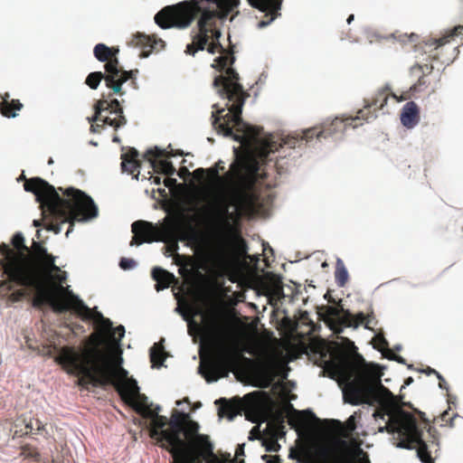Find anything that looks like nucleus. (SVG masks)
I'll return each mask as SVG.
<instances>
[{"label":"nucleus","mask_w":463,"mask_h":463,"mask_svg":"<svg viewBox=\"0 0 463 463\" xmlns=\"http://www.w3.org/2000/svg\"><path fill=\"white\" fill-rule=\"evenodd\" d=\"M152 278L156 281L155 287L157 291L167 288L172 283L176 281L174 274L160 267H156L152 269Z\"/></svg>","instance_id":"24"},{"label":"nucleus","mask_w":463,"mask_h":463,"mask_svg":"<svg viewBox=\"0 0 463 463\" xmlns=\"http://www.w3.org/2000/svg\"><path fill=\"white\" fill-rule=\"evenodd\" d=\"M112 49L104 43H98L94 47L93 53L95 58L104 64V69L107 72L106 87L111 90L113 94L122 97L126 94L123 90L122 85L128 80H131L132 84H136L137 70L126 71L120 66L118 59L111 60Z\"/></svg>","instance_id":"11"},{"label":"nucleus","mask_w":463,"mask_h":463,"mask_svg":"<svg viewBox=\"0 0 463 463\" xmlns=\"http://www.w3.org/2000/svg\"><path fill=\"white\" fill-rule=\"evenodd\" d=\"M216 169H218V172L224 170L223 162L222 160H219L215 165H213Z\"/></svg>","instance_id":"52"},{"label":"nucleus","mask_w":463,"mask_h":463,"mask_svg":"<svg viewBox=\"0 0 463 463\" xmlns=\"http://www.w3.org/2000/svg\"><path fill=\"white\" fill-rule=\"evenodd\" d=\"M199 424L190 419L189 414L174 410L169 420V428L164 430L165 448L173 457L171 463H184L194 457L193 446L195 441L206 440L207 437L199 435Z\"/></svg>","instance_id":"8"},{"label":"nucleus","mask_w":463,"mask_h":463,"mask_svg":"<svg viewBox=\"0 0 463 463\" xmlns=\"http://www.w3.org/2000/svg\"><path fill=\"white\" fill-rule=\"evenodd\" d=\"M23 107L19 99L8 100L4 99L0 102V112L5 118H15L17 116L16 111L21 110Z\"/></svg>","instance_id":"28"},{"label":"nucleus","mask_w":463,"mask_h":463,"mask_svg":"<svg viewBox=\"0 0 463 463\" xmlns=\"http://www.w3.org/2000/svg\"><path fill=\"white\" fill-rule=\"evenodd\" d=\"M325 314L323 315V319L326 323H327L329 326H333L336 323V319L339 320V323L341 324V318L340 314L343 313V316H345V312L346 310H344L343 307L338 308L332 306H326L325 307Z\"/></svg>","instance_id":"30"},{"label":"nucleus","mask_w":463,"mask_h":463,"mask_svg":"<svg viewBox=\"0 0 463 463\" xmlns=\"http://www.w3.org/2000/svg\"><path fill=\"white\" fill-rule=\"evenodd\" d=\"M94 317L96 319L97 328L101 333H109V339L114 344L118 345L124 337L125 327L123 326H118L113 328L112 322L109 318L104 317L99 312H97Z\"/></svg>","instance_id":"21"},{"label":"nucleus","mask_w":463,"mask_h":463,"mask_svg":"<svg viewBox=\"0 0 463 463\" xmlns=\"http://www.w3.org/2000/svg\"><path fill=\"white\" fill-rule=\"evenodd\" d=\"M437 378L439 379V386L440 389H445V390H448L449 389V385L447 383V382L445 381V379L443 378V376L439 373Z\"/></svg>","instance_id":"50"},{"label":"nucleus","mask_w":463,"mask_h":463,"mask_svg":"<svg viewBox=\"0 0 463 463\" xmlns=\"http://www.w3.org/2000/svg\"><path fill=\"white\" fill-rule=\"evenodd\" d=\"M173 151H166L158 147L148 149L145 154V157L149 161L150 165L155 173L172 176L175 174L176 169L171 161L162 159L163 157L170 158L175 156Z\"/></svg>","instance_id":"17"},{"label":"nucleus","mask_w":463,"mask_h":463,"mask_svg":"<svg viewBox=\"0 0 463 463\" xmlns=\"http://www.w3.org/2000/svg\"><path fill=\"white\" fill-rule=\"evenodd\" d=\"M262 458L266 460L267 463H279V458L277 456L264 455Z\"/></svg>","instance_id":"51"},{"label":"nucleus","mask_w":463,"mask_h":463,"mask_svg":"<svg viewBox=\"0 0 463 463\" xmlns=\"http://www.w3.org/2000/svg\"><path fill=\"white\" fill-rule=\"evenodd\" d=\"M463 25L455 26L448 34L439 39H429L423 42L422 48L424 52H429L431 61H439L442 63L449 62L452 60V54L456 50V46H449L450 40L454 36L461 33Z\"/></svg>","instance_id":"16"},{"label":"nucleus","mask_w":463,"mask_h":463,"mask_svg":"<svg viewBox=\"0 0 463 463\" xmlns=\"http://www.w3.org/2000/svg\"><path fill=\"white\" fill-rule=\"evenodd\" d=\"M429 84L430 82L427 80L426 77L424 75H420L417 82H415L407 92L403 93L401 97L393 94L392 98L395 99L398 102L406 100L411 96H414L416 93L424 90L429 86Z\"/></svg>","instance_id":"27"},{"label":"nucleus","mask_w":463,"mask_h":463,"mask_svg":"<svg viewBox=\"0 0 463 463\" xmlns=\"http://www.w3.org/2000/svg\"><path fill=\"white\" fill-rule=\"evenodd\" d=\"M207 175L209 184L232 185L234 189V199L241 204H250L258 200L256 188L265 183L267 173L260 171L259 161L254 157L237 158L230 166V170L222 176L215 167L197 168L194 176L201 181Z\"/></svg>","instance_id":"6"},{"label":"nucleus","mask_w":463,"mask_h":463,"mask_svg":"<svg viewBox=\"0 0 463 463\" xmlns=\"http://www.w3.org/2000/svg\"><path fill=\"white\" fill-rule=\"evenodd\" d=\"M424 457L427 459V462H425V463H434V459L432 458L431 456H428V455L424 454Z\"/></svg>","instance_id":"58"},{"label":"nucleus","mask_w":463,"mask_h":463,"mask_svg":"<svg viewBox=\"0 0 463 463\" xmlns=\"http://www.w3.org/2000/svg\"><path fill=\"white\" fill-rule=\"evenodd\" d=\"M57 279L60 282L59 285H61L66 280V273L63 272L62 274L58 275Z\"/></svg>","instance_id":"55"},{"label":"nucleus","mask_w":463,"mask_h":463,"mask_svg":"<svg viewBox=\"0 0 463 463\" xmlns=\"http://www.w3.org/2000/svg\"><path fill=\"white\" fill-rule=\"evenodd\" d=\"M424 373L428 375L430 374H435L436 376H438L439 374V372H437L435 369L433 368H430V367H427V369L424 371Z\"/></svg>","instance_id":"53"},{"label":"nucleus","mask_w":463,"mask_h":463,"mask_svg":"<svg viewBox=\"0 0 463 463\" xmlns=\"http://www.w3.org/2000/svg\"><path fill=\"white\" fill-rule=\"evenodd\" d=\"M9 98H10V95L8 92L5 93V95L2 97L3 99H6L10 100Z\"/></svg>","instance_id":"61"},{"label":"nucleus","mask_w":463,"mask_h":463,"mask_svg":"<svg viewBox=\"0 0 463 463\" xmlns=\"http://www.w3.org/2000/svg\"><path fill=\"white\" fill-rule=\"evenodd\" d=\"M33 250L36 258L40 260L43 259L48 252L47 250L42 246L39 242L33 241Z\"/></svg>","instance_id":"43"},{"label":"nucleus","mask_w":463,"mask_h":463,"mask_svg":"<svg viewBox=\"0 0 463 463\" xmlns=\"http://www.w3.org/2000/svg\"><path fill=\"white\" fill-rule=\"evenodd\" d=\"M374 341V348H376L377 350L381 351L383 353V354L384 355L385 354H388L387 353V350H390L388 348L389 346V343L388 341L384 338L383 335H378L374 337L373 339Z\"/></svg>","instance_id":"40"},{"label":"nucleus","mask_w":463,"mask_h":463,"mask_svg":"<svg viewBox=\"0 0 463 463\" xmlns=\"http://www.w3.org/2000/svg\"><path fill=\"white\" fill-rule=\"evenodd\" d=\"M103 336L93 333L88 344L80 349L63 346L60 349L55 362L68 373L78 377L77 384L87 387L111 384L122 398L126 394V383L130 381L121 364V356L112 358L100 348Z\"/></svg>","instance_id":"3"},{"label":"nucleus","mask_w":463,"mask_h":463,"mask_svg":"<svg viewBox=\"0 0 463 463\" xmlns=\"http://www.w3.org/2000/svg\"><path fill=\"white\" fill-rule=\"evenodd\" d=\"M264 370L266 374L269 376V381H272L277 375H280L284 379L288 376L284 366L279 364L274 360H270L265 366Z\"/></svg>","instance_id":"32"},{"label":"nucleus","mask_w":463,"mask_h":463,"mask_svg":"<svg viewBox=\"0 0 463 463\" xmlns=\"http://www.w3.org/2000/svg\"><path fill=\"white\" fill-rule=\"evenodd\" d=\"M249 4L265 13L267 20H262L259 23V27L262 28L269 25L276 18L280 15V9L283 0H247Z\"/></svg>","instance_id":"20"},{"label":"nucleus","mask_w":463,"mask_h":463,"mask_svg":"<svg viewBox=\"0 0 463 463\" xmlns=\"http://www.w3.org/2000/svg\"><path fill=\"white\" fill-rule=\"evenodd\" d=\"M176 184V179L175 178H172L171 176H168L166 177L165 180H164V184L165 187H168V188H171L173 187L174 185H175Z\"/></svg>","instance_id":"49"},{"label":"nucleus","mask_w":463,"mask_h":463,"mask_svg":"<svg viewBox=\"0 0 463 463\" xmlns=\"http://www.w3.org/2000/svg\"><path fill=\"white\" fill-rule=\"evenodd\" d=\"M198 33L193 36L191 43L186 45L184 52L194 56L199 51L207 50L211 54L220 52L222 55L214 59L212 67L222 74L213 80V87L220 97L227 99L232 105L229 112L222 115L225 109L213 112V128L225 137H232L242 145L250 146L259 142L262 128L251 126L241 118L242 107L249 93L239 82L238 72L231 66L234 62L233 56L223 55L224 47L220 43L222 33L217 27V13L204 9L197 22Z\"/></svg>","instance_id":"2"},{"label":"nucleus","mask_w":463,"mask_h":463,"mask_svg":"<svg viewBox=\"0 0 463 463\" xmlns=\"http://www.w3.org/2000/svg\"><path fill=\"white\" fill-rule=\"evenodd\" d=\"M132 42L137 46L150 47L147 52H152L158 44L164 45V42L161 39H156L155 35L150 36L140 33L134 35ZM147 55L148 53L145 54V56Z\"/></svg>","instance_id":"26"},{"label":"nucleus","mask_w":463,"mask_h":463,"mask_svg":"<svg viewBox=\"0 0 463 463\" xmlns=\"http://www.w3.org/2000/svg\"><path fill=\"white\" fill-rule=\"evenodd\" d=\"M149 356L153 366L160 367L165 359L164 346L158 343L154 344L150 348Z\"/></svg>","instance_id":"31"},{"label":"nucleus","mask_w":463,"mask_h":463,"mask_svg":"<svg viewBox=\"0 0 463 463\" xmlns=\"http://www.w3.org/2000/svg\"><path fill=\"white\" fill-rule=\"evenodd\" d=\"M206 347L207 353L201 354L199 372L207 383L227 377L240 360L244 359L233 332L226 323H213Z\"/></svg>","instance_id":"5"},{"label":"nucleus","mask_w":463,"mask_h":463,"mask_svg":"<svg viewBox=\"0 0 463 463\" xmlns=\"http://www.w3.org/2000/svg\"><path fill=\"white\" fill-rule=\"evenodd\" d=\"M278 150L276 142L265 141L260 149V157L265 161L269 159V156Z\"/></svg>","instance_id":"36"},{"label":"nucleus","mask_w":463,"mask_h":463,"mask_svg":"<svg viewBox=\"0 0 463 463\" xmlns=\"http://www.w3.org/2000/svg\"><path fill=\"white\" fill-rule=\"evenodd\" d=\"M300 326H307V334H312L316 329V324L310 318L308 312L303 311L299 316Z\"/></svg>","instance_id":"37"},{"label":"nucleus","mask_w":463,"mask_h":463,"mask_svg":"<svg viewBox=\"0 0 463 463\" xmlns=\"http://www.w3.org/2000/svg\"><path fill=\"white\" fill-rule=\"evenodd\" d=\"M335 282L339 287H345L348 281L349 275L347 269H345L343 261L338 260L336 262L335 271Z\"/></svg>","instance_id":"33"},{"label":"nucleus","mask_w":463,"mask_h":463,"mask_svg":"<svg viewBox=\"0 0 463 463\" xmlns=\"http://www.w3.org/2000/svg\"><path fill=\"white\" fill-rule=\"evenodd\" d=\"M287 407L292 411V415L288 419V422L292 426H304L306 424L305 411H297L293 408L291 403H288Z\"/></svg>","instance_id":"35"},{"label":"nucleus","mask_w":463,"mask_h":463,"mask_svg":"<svg viewBox=\"0 0 463 463\" xmlns=\"http://www.w3.org/2000/svg\"><path fill=\"white\" fill-rule=\"evenodd\" d=\"M26 192L33 193L41 203L45 229L58 234L61 224L69 222L66 236L72 231L75 222H84L98 215V208L90 196L74 187L63 191L66 198L57 193L53 185L40 177L25 179Z\"/></svg>","instance_id":"4"},{"label":"nucleus","mask_w":463,"mask_h":463,"mask_svg":"<svg viewBox=\"0 0 463 463\" xmlns=\"http://www.w3.org/2000/svg\"><path fill=\"white\" fill-rule=\"evenodd\" d=\"M392 95L393 93H390L389 88L380 89L372 99L364 100V109L357 112V118L368 121L371 118H376V115L371 112V109H373V111L382 109L387 104L389 96L392 97Z\"/></svg>","instance_id":"19"},{"label":"nucleus","mask_w":463,"mask_h":463,"mask_svg":"<svg viewBox=\"0 0 463 463\" xmlns=\"http://www.w3.org/2000/svg\"><path fill=\"white\" fill-rule=\"evenodd\" d=\"M326 424L343 437H348L349 434L356 429L354 415H351L347 419L345 427L337 420H327Z\"/></svg>","instance_id":"25"},{"label":"nucleus","mask_w":463,"mask_h":463,"mask_svg":"<svg viewBox=\"0 0 463 463\" xmlns=\"http://www.w3.org/2000/svg\"><path fill=\"white\" fill-rule=\"evenodd\" d=\"M401 121L408 128L415 127L420 121V109L414 101L407 102L401 113Z\"/></svg>","instance_id":"22"},{"label":"nucleus","mask_w":463,"mask_h":463,"mask_svg":"<svg viewBox=\"0 0 463 463\" xmlns=\"http://www.w3.org/2000/svg\"><path fill=\"white\" fill-rule=\"evenodd\" d=\"M138 152L136 148L130 147L128 152L121 155V167L123 172L137 175L139 174L140 161L138 160Z\"/></svg>","instance_id":"23"},{"label":"nucleus","mask_w":463,"mask_h":463,"mask_svg":"<svg viewBox=\"0 0 463 463\" xmlns=\"http://www.w3.org/2000/svg\"><path fill=\"white\" fill-rule=\"evenodd\" d=\"M27 432L40 433L44 430V424L38 419H30L26 424Z\"/></svg>","instance_id":"39"},{"label":"nucleus","mask_w":463,"mask_h":463,"mask_svg":"<svg viewBox=\"0 0 463 463\" xmlns=\"http://www.w3.org/2000/svg\"><path fill=\"white\" fill-rule=\"evenodd\" d=\"M106 77H107V72L105 71L104 73L101 72V71H94V72H90L86 80H85V83L92 90H97L100 81L102 80H104V81L106 82Z\"/></svg>","instance_id":"34"},{"label":"nucleus","mask_w":463,"mask_h":463,"mask_svg":"<svg viewBox=\"0 0 463 463\" xmlns=\"http://www.w3.org/2000/svg\"><path fill=\"white\" fill-rule=\"evenodd\" d=\"M41 264L48 270V271H60L59 267L55 265V258L52 255L47 253L43 259L40 260Z\"/></svg>","instance_id":"38"},{"label":"nucleus","mask_w":463,"mask_h":463,"mask_svg":"<svg viewBox=\"0 0 463 463\" xmlns=\"http://www.w3.org/2000/svg\"><path fill=\"white\" fill-rule=\"evenodd\" d=\"M365 320L366 317L363 312H359L355 316H353L348 310H346L345 312V316H342L341 325L357 327L360 325H364Z\"/></svg>","instance_id":"29"},{"label":"nucleus","mask_w":463,"mask_h":463,"mask_svg":"<svg viewBox=\"0 0 463 463\" xmlns=\"http://www.w3.org/2000/svg\"><path fill=\"white\" fill-rule=\"evenodd\" d=\"M365 317H366V320L364 321V327L366 329L373 330V328L371 327V325L375 322L374 315L372 313V314L365 315Z\"/></svg>","instance_id":"48"},{"label":"nucleus","mask_w":463,"mask_h":463,"mask_svg":"<svg viewBox=\"0 0 463 463\" xmlns=\"http://www.w3.org/2000/svg\"><path fill=\"white\" fill-rule=\"evenodd\" d=\"M158 192H159L160 194H164L165 191V189H158Z\"/></svg>","instance_id":"64"},{"label":"nucleus","mask_w":463,"mask_h":463,"mask_svg":"<svg viewBox=\"0 0 463 463\" xmlns=\"http://www.w3.org/2000/svg\"><path fill=\"white\" fill-rule=\"evenodd\" d=\"M354 14H350L349 17L347 18V23L348 24H351V22L354 20Z\"/></svg>","instance_id":"60"},{"label":"nucleus","mask_w":463,"mask_h":463,"mask_svg":"<svg viewBox=\"0 0 463 463\" xmlns=\"http://www.w3.org/2000/svg\"><path fill=\"white\" fill-rule=\"evenodd\" d=\"M133 237L130 246H139L145 242L150 243L159 241L160 233L156 226L146 221H136L131 225Z\"/></svg>","instance_id":"18"},{"label":"nucleus","mask_w":463,"mask_h":463,"mask_svg":"<svg viewBox=\"0 0 463 463\" xmlns=\"http://www.w3.org/2000/svg\"><path fill=\"white\" fill-rule=\"evenodd\" d=\"M279 449V444L277 440L271 439L269 442L266 443V450L267 451H277Z\"/></svg>","instance_id":"47"},{"label":"nucleus","mask_w":463,"mask_h":463,"mask_svg":"<svg viewBox=\"0 0 463 463\" xmlns=\"http://www.w3.org/2000/svg\"><path fill=\"white\" fill-rule=\"evenodd\" d=\"M150 179H153V183L155 184H161V178L159 176H150Z\"/></svg>","instance_id":"57"},{"label":"nucleus","mask_w":463,"mask_h":463,"mask_svg":"<svg viewBox=\"0 0 463 463\" xmlns=\"http://www.w3.org/2000/svg\"><path fill=\"white\" fill-rule=\"evenodd\" d=\"M412 382H413L412 377H408V378L404 381V383H405L406 385H410Z\"/></svg>","instance_id":"59"},{"label":"nucleus","mask_w":463,"mask_h":463,"mask_svg":"<svg viewBox=\"0 0 463 463\" xmlns=\"http://www.w3.org/2000/svg\"><path fill=\"white\" fill-rule=\"evenodd\" d=\"M255 202L256 201L246 205L239 203L234 199V189H232V203H227L226 201L222 202L214 210V214L209 224L211 234L220 241H226L232 232L231 220H232L233 215L229 212L230 206L236 204L241 207H250L255 203Z\"/></svg>","instance_id":"14"},{"label":"nucleus","mask_w":463,"mask_h":463,"mask_svg":"<svg viewBox=\"0 0 463 463\" xmlns=\"http://www.w3.org/2000/svg\"><path fill=\"white\" fill-rule=\"evenodd\" d=\"M126 387L127 392L122 394V400L132 406L144 418L151 419L149 431L152 439H156L160 442L165 441L163 431L165 430L164 428L169 425V420L166 417L158 414L161 410L160 406H156L155 410L151 408L152 404H148L147 397L140 393L135 379L130 378V381L126 383Z\"/></svg>","instance_id":"10"},{"label":"nucleus","mask_w":463,"mask_h":463,"mask_svg":"<svg viewBox=\"0 0 463 463\" xmlns=\"http://www.w3.org/2000/svg\"><path fill=\"white\" fill-rule=\"evenodd\" d=\"M137 265L133 259L122 258L119 261V266L122 269H131Z\"/></svg>","instance_id":"44"},{"label":"nucleus","mask_w":463,"mask_h":463,"mask_svg":"<svg viewBox=\"0 0 463 463\" xmlns=\"http://www.w3.org/2000/svg\"><path fill=\"white\" fill-rule=\"evenodd\" d=\"M33 225H34L35 227H38V226H40L41 224H40V222H39V221L34 220V221H33Z\"/></svg>","instance_id":"63"},{"label":"nucleus","mask_w":463,"mask_h":463,"mask_svg":"<svg viewBox=\"0 0 463 463\" xmlns=\"http://www.w3.org/2000/svg\"><path fill=\"white\" fill-rule=\"evenodd\" d=\"M37 285H27L36 291L33 298V306L42 307L49 305L56 313H64L72 310L82 319H90L93 317L91 309L79 298L69 287L52 284L45 286L43 281L41 272L37 276Z\"/></svg>","instance_id":"9"},{"label":"nucleus","mask_w":463,"mask_h":463,"mask_svg":"<svg viewBox=\"0 0 463 463\" xmlns=\"http://www.w3.org/2000/svg\"><path fill=\"white\" fill-rule=\"evenodd\" d=\"M113 142L119 143V142H120L119 137H117V136H115V137H113Z\"/></svg>","instance_id":"62"},{"label":"nucleus","mask_w":463,"mask_h":463,"mask_svg":"<svg viewBox=\"0 0 463 463\" xmlns=\"http://www.w3.org/2000/svg\"><path fill=\"white\" fill-rule=\"evenodd\" d=\"M312 463H370V460L359 444L341 439L332 449L329 458Z\"/></svg>","instance_id":"15"},{"label":"nucleus","mask_w":463,"mask_h":463,"mask_svg":"<svg viewBox=\"0 0 463 463\" xmlns=\"http://www.w3.org/2000/svg\"><path fill=\"white\" fill-rule=\"evenodd\" d=\"M12 244L15 250L7 245L0 247V267L3 270L2 277L7 276V280H3L0 287L7 286L10 282L23 287L37 285L39 269L30 256V250L24 244V238L21 232H16L12 239Z\"/></svg>","instance_id":"7"},{"label":"nucleus","mask_w":463,"mask_h":463,"mask_svg":"<svg viewBox=\"0 0 463 463\" xmlns=\"http://www.w3.org/2000/svg\"><path fill=\"white\" fill-rule=\"evenodd\" d=\"M433 66L429 64H415L411 68V73H420V75H424L427 77L429 74L432 72Z\"/></svg>","instance_id":"42"},{"label":"nucleus","mask_w":463,"mask_h":463,"mask_svg":"<svg viewBox=\"0 0 463 463\" xmlns=\"http://www.w3.org/2000/svg\"><path fill=\"white\" fill-rule=\"evenodd\" d=\"M115 94L109 92L107 97H102L94 104V115L89 118L91 122V132H99L104 125H109L114 129H118L127 124L128 120L124 116L121 103L112 97Z\"/></svg>","instance_id":"12"},{"label":"nucleus","mask_w":463,"mask_h":463,"mask_svg":"<svg viewBox=\"0 0 463 463\" xmlns=\"http://www.w3.org/2000/svg\"><path fill=\"white\" fill-rule=\"evenodd\" d=\"M221 403H223L222 408L220 409V412L232 418L236 414V408L232 403L228 402L226 399H220L218 401Z\"/></svg>","instance_id":"41"},{"label":"nucleus","mask_w":463,"mask_h":463,"mask_svg":"<svg viewBox=\"0 0 463 463\" xmlns=\"http://www.w3.org/2000/svg\"><path fill=\"white\" fill-rule=\"evenodd\" d=\"M110 49H112L111 60L118 59L117 55L119 52L118 47H110Z\"/></svg>","instance_id":"54"},{"label":"nucleus","mask_w":463,"mask_h":463,"mask_svg":"<svg viewBox=\"0 0 463 463\" xmlns=\"http://www.w3.org/2000/svg\"><path fill=\"white\" fill-rule=\"evenodd\" d=\"M25 296V290L24 289H17L11 293L10 299L12 301H19Z\"/></svg>","instance_id":"45"},{"label":"nucleus","mask_w":463,"mask_h":463,"mask_svg":"<svg viewBox=\"0 0 463 463\" xmlns=\"http://www.w3.org/2000/svg\"><path fill=\"white\" fill-rule=\"evenodd\" d=\"M357 116L355 118H335L330 122H325L323 125L318 127H314L306 129L303 132V136L301 139H298L296 137H288L284 140V145L288 146L290 148H295L297 146H299V143H302L303 140L306 142L311 141L315 137L317 140H322L323 138H328L335 137L336 135L343 134L348 127L356 128L357 124H354L356 120H358Z\"/></svg>","instance_id":"13"},{"label":"nucleus","mask_w":463,"mask_h":463,"mask_svg":"<svg viewBox=\"0 0 463 463\" xmlns=\"http://www.w3.org/2000/svg\"><path fill=\"white\" fill-rule=\"evenodd\" d=\"M387 353L388 354H385L384 356L387 357L388 359L394 360L400 364H405V360L403 357H402L400 355H396L391 350H387Z\"/></svg>","instance_id":"46"},{"label":"nucleus","mask_w":463,"mask_h":463,"mask_svg":"<svg viewBox=\"0 0 463 463\" xmlns=\"http://www.w3.org/2000/svg\"><path fill=\"white\" fill-rule=\"evenodd\" d=\"M244 454V449H243V445H239V447L237 448L236 449V456H240V455H243Z\"/></svg>","instance_id":"56"},{"label":"nucleus","mask_w":463,"mask_h":463,"mask_svg":"<svg viewBox=\"0 0 463 463\" xmlns=\"http://www.w3.org/2000/svg\"><path fill=\"white\" fill-rule=\"evenodd\" d=\"M335 367L348 382L344 389L345 402L353 404L377 405L373 413L375 420H388L379 431L398 433L399 447L417 449V455L425 463V455L431 456L422 439L423 429L430 433L431 427L425 413L414 409L411 402H402L401 395H394L380 380V375L369 368L364 359L356 354L354 360L347 356L340 359Z\"/></svg>","instance_id":"1"}]
</instances>
